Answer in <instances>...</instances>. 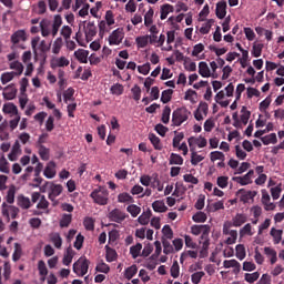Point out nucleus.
I'll use <instances>...</instances> for the list:
<instances>
[{"mask_svg": "<svg viewBox=\"0 0 284 284\" xmlns=\"http://www.w3.org/2000/svg\"><path fill=\"white\" fill-rule=\"evenodd\" d=\"M124 37L125 33H123V29H115L109 37V45H121Z\"/></svg>", "mask_w": 284, "mask_h": 284, "instance_id": "obj_7", "label": "nucleus"}, {"mask_svg": "<svg viewBox=\"0 0 284 284\" xmlns=\"http://www.w3.org/2000/svg\"><path fill=\"white\" fill-rule=\"evenodd\" d=\"M70 60L65 57L55 58L51 62V68H68Z\"/></svg>", "mask_w": 284, "mask_h": 284, "instance_id": "obj_18", "label": "nucleus"}, {"mask_svg": "<svg viewBox=\"0 0 284 284\" xmlns=\"http://www.w3.org/2000/svg\"><path fill=\"white\" fill-rule=\"evenodd\" d=\"M88 54L89 52L83 49L74 51V57L80 63H88Z\"/></svg>", "mask_w": 284, "mask_h": 284, "instance_id": "obj_23", "label": "nucleus"}, {"mask_svg": "<svg viewBox=\"0 0 284 284\" xmlns=\"http://www.w3.org/2000/svg\"><path fill=\"white\" fill-rule=\"evenodd\" d=\"M109 219L113 223H123V221L128 219V215L125 214V212L121 211V209H113L109 213Z\"/></svg>", "mask_w": 284, "mask_h": 284, "instance_id": "obj_8", "label": "nucleus"}, {"mask_svg": "<svg viewBox=\"0 0 284 284\" xmlns=\"http://www.w3.org/2000/svg\"><path fill=\"white\" fill-rule=\"evenodd\" d=\"M170 114H172V109L168 105L164 106L163 112H162L161 121L165 125H168V123H170Z\"/></svg>", "mask_w": 284, "mask_h": 284, "instance_id": "obj_52", "label": "nucleus"}, {"mask_svg": "<svg viewBox=\"0 0 284 284\" xmlns=\"http://www.w3.org/2000/svg\"><path fill=\"white\" fill-rule=\"evenodd\" d=\"M14 73L11 71V72H4L1 74V78H0V81L2 83V85H6L7 83H10V81H12V79H14Z\"/></svg>", "mask_w": 284, "mask_h": 284, "instance_id": "obj_56", "label": "nucleus"}, {"mask_svg": "<svg viewBox=\"0 0 284 284\" xmlns=\"http://www.w3.org/2000/svg\"><path fill=\"white\" fill-rule=\"evenodd\" d=\"M51 242L53 243L54 247H57V250H61V246L63 245V240L61 239V235L59 233H53L51 235Z\"/></svg>", "mask_w": 284, "mask_h": 284, "instance_id": "obj_50", "label": "nucleus"}, {"mask_svg": "<svg viewBox=\"0 0 284 284\" xmlns=\"http://www.w3.org/2000/svg\"><path fill=\"white\" fill-rule=\"evenodd\" d=\"M258 278H261V273H258V272L244 274V281H246V283H250V284L256 283V281H258Z\"/></svg>", "mask_w": 284, "mask_h": 284, "instance_id": "obj_40", "label": "nucleus"}, {"mask_svg": "<svg viewBox=\"0 0 284 284\" xmlns=\"http://www.w3.org/2000/svg\"><path fill=\"white\" fill-rule=\"evenodd\" d=\"M74 250H72V247H68L62 260L63 265L69 266L70 263H72V258H74Z\"/></svg>", "mask_w": 284, "mask_h": 284, "instance_id": "obj_29", "label": "nucleus"}, {"mask_svg": "<svg viewBox=\"0 0 284 284\" xmlns=\"http://www.w3.org/2000/svg\"><path fill=\"white\" fill-rule=\"evenodd\" d=\"M10 139V132H8V122L0 124V141H8Z\"/></svg>", "mask_w": 284, "mask_h": 284, "instance_id": "obj_31", "label": "nucleus"}, {"mask_svg": "<svg viewBox=\"0 0 284 284\" xmlns=\"http://www.w3.org/2000/svg\"><path fill=\"white\" fill-rule=\"evenodd\" d=\"M14 97H17V87H14V84H9L4 88L3 98L7 99V101H12Z\"/></svg>", "mask_w": 284, "mask_h": 284, "instance_id": "obj_17", "label": "nucleus"}, {"mask_svg": "<svg viewBox=\"0 0 284 284\" xmlns=\"http://www.w3.org/2000/svg\"><path fill=\"white\" fill-rule=\"evenodd\" d=\"M154 9L150 8L149 12L145 13L144 16V26L146 28H150V26H152V23H154Z\"/></svg>", "mask_w": 284, "mask_h": 284, "instance_id": "obj_45", "label": "nucleus"}, {"mask_svg": "<svg viewBox=\"0 0 284 284\" xmlns=\"http://www.w3.org/2000/svg\"><path fill=\"white\" fill-rule=\"evenodd\" d=\"M203 276H205V272H203V271L195 272L191 275V281L193 284H199V283H201Z\"/></svg>", "mask_w": 284, "mask_h": 284, "instance_id": "obj_63", "label": "nucleus"}, {"mask_svg": "<svg viewBox=\"0 0 284 284\" xmlns=\"http://www.w3.org/2000/svg\"><path fill=\"white\" fill-rule=\"evenodd\" d=\"M240 196V201L242 203H250V201H254V197L256 196V191H245V189H240L236 192Z\"/></svg>", "mask_w": 284, "mask_h": 284, "instance_id": "obj_9", "label": "nucleus"}, {"mask_svg": "<svg viewBox=\"0 0 284 284\" xmlns=\"http://www.w3.org/2000/svg\"><path fill=\"white\" fill-rule=\"evenodd\" d=\"M38 272L40 276H48V266H45V262L43 260L38 262Z\"/></svg>", "mask_w": 284, "mask_h": 284, "instance_id": "obj_61", "label": "nucleus"}, {"mask_svg": "<svg viewBox=\"0 0 284 284\" xmlns=\"http://www.w3.org/2000/svg\"><path fill=\"white\" fill-rule=\"evenodd\" d=\"M162 245H163V253L164 254H174V246H172L170 241L163 240Z\"/></svg>", "mask_w": 284, "mask_h": 284, "instance_id": "obj_62", "label": "nucleus"}, {"mask_svg": "<svg viewBox=\"0 0 284 284\" xmlns=\"http://www.w3.org/2000/svg\"><path fill=\"white\" fill-rule=\"evenodd\" d=\"M17 194V187L14 185H11L7 192V203L12 205L14 203V195Z\"/></svg>", "mask_w": 284, "mask_h": 284, "instance_id": "obj_49", "label": "nucleus"}, {"mask_svg": "<svg viewBox=\"0 0 284 284\" xmlns=\"http://www.w3.org/2000/svg\"><path fill=\"white\" fill-rule=\"evenodd\" d=\"M9 68H10V70H14L11 72L16 77H21V74H23L24 67H23V63H21L19 60L10 62Z\"/></svg>", "mask_w": 284, "mask_h": 284, "instance_id": "obj_15", "label": "nucleus"}, {"mask_svg": "<svg viewBox=\"0 0 284 284\" xmlns=\"http://www.w3.org/2000/svg\"><path fill=\"white\" fill-rule=\"evenodd\" d=\"M135 43L139 49L148 48V43H150V38L146 36H141L135 38Z\"/></svg>", "mask_w": 284, "mask_h": 284, "instance_id": "obj_42", "label": "nucleus"}, {"mask_svg": "<svg viewBox=\"0 0 284 284\" xmlns=\"http://www.w3.org/2000/svg\"><path fill=\"white\" fill-rule=\"evenodd\" d=\"M152 209L154 210V212H159V213H163L168 210V207L165 206V202L161 200L154 201L152 203Z\"/></svg>", "mask_w": 284, "mask_h": 284, "instance_id": "obj_37", "label": "nucleus"}, {"mask_svg": "<svg viewBox=\"0 0 284 284\" xmlns=\"http://www.w3.org/2000/svg\"><path fill=\"white\" fill-rule=\"evenodd\" d=\"M215 14L217 19H225L227 14V2L220 1L216 3Z\"/></svg>", "mask_w": 284, "mask_h": 284, "instance_id": "obj_11", "label": "nucleus"}, {"mask_svg": "<svg viewBox=\"0 0 284 284\" xmlns=\"http://www.w3.org/2000/svg\"><path fill=\"white\" fill-rule=\"evenodd\" d=\"M2 216H4V219L9 223L10 216H11V219H17V216H19V207L8 205L6 202H3L2 203Z\"/></svg>", "mask_w": 284, "mask_h": 284, "instance_id": "obj_6", "label": "nucleus"}, {"mask_svg": "<svg viewBox=\"0 0 284 284\" xmlns=\"http://www.w3.org/2000/svg\"><path fill=\"white\" fill-rule=\"evenodd\" d=\"M160 12H161L160 19L162 21H165V19H168V14H170V12H174V7L172 4H168V3L163 4L161 7Z\"/></svg>", "mask_w": 284, "mask_h": 284, "instance_id": "obj_24", "label": "nucleus"}, {"mask_svg": "<svg viewBox=\"0 0 284 284\" xmlns=\"http://www.w3.org/2000/svg\"><path fill=\"white\" fill-rule=\"evenodd\" d=\"M136 272H139V267H136V265L133 264L125 270L124 276L125 278H128V281H132V278L136 276Z\"/></svg>", "mask_w": 284, "mask_h": 284, "instance_id": "obj_36", "label": "nucleus"}, {"mask_svg": "<svg viewBox=\"0 0 284 284\" xmlns=\"http://www.w3.org/2000/svg\"><path fill=\"white\" fill-rule=\"evenodd\" d=\"M253 176L254 170H250L244 176H234L232 180L240 185H250Z\"/></svg>", "mask_w": 284, "mask_h": 284, "instance_id": "obj_10", "label": "nucleus"}, {"mask_svg": "<svg viewBox=\"0 0 284 284\" xmlns=\"http://www.w3.org/2000/svg\"><path fill=\"white\" fill-rule=\"evenodd\" d=\"M187 142L191 149L193 145H197V148H205L207 145V140L201 135L199 138L191 136Z\"/></svg>", "mask_w": 284, "mask_h": 284, "instance_id": "obj_13", "label": "nucleus"}, {"mask_svg": "<svg viewBox=\"0 0 284 284\" xmlns=\"http://www.w3.org/2000/svg\"><path fill=\"white\" fill-rule=\"evenodd\" d=\"M271 236L274 239V244L278 245L283 240V230H276L275 227L271 229Z\"/></svg>", "mask_w": 284, "mask_h": 284, "instance_id": "obj_33", "label": "nucleus"}, {"mask_svg": "<svg viewBox=\"0 0 284 284\" xmlns=\"http://www.w3.org/2000/svg\"><path fill=\"white\" fill-rule=\"evenodd\" d=\"M18 205L22 210H30L32 203L30 202V197H27L24 195H19L18 196Z\"/></svg>", "mask_w": 284, "mask_h": 284, "instance_id": "obj_22", "label": "nucleus"}, {"mask_svg": "<svg viewBox=\"0 0 284 284\" xmlns=\"http://www.w3.org/2000/svg\"><path fill=\"white\" fill-rule=\"evenodd\" d=\"M172 94H174V90L172 89L164 90L161 95L162 103H170V101H172Z\"/></svg>", "mask_w": 284, "mask_h": 284, "instance_id": "obj_53", "label": "nucleus"}, {"mask_svg": "<svg viewBox=\"0 0 284 284\" xmlns=\"http://www.w3.org/2000/svg\"><path fill=\"white\" fill-rule=\"evenodd\" d=\"M191 112L187 110V108L182 106L178 108L172 113V123L175 125V128H180V125H183L187 119H190Z\"/></svg>", "mask_w": 284, "mask_h": 284, "instance_id": "obj_3", "label": "nucleus"}, {"mask_svg": "<svg viewBox=\"0 0 284 284\" xmlns=\"http://www.w3.org/2000/svg\"><path fill=\"white\" fill-rule=\"evenodd\" d=\"M240 236H254L252 224L247 223L240 230Z\"/></svg>", "mask_w": 284, "mask_h": 284, "instance_id": "obj_58", "label": "nucleus"}, {"mask_svg": "<svg viewBox=\"0 0 284 284\" xmlns=\"http://www.w3.org/2000/svg\"><path fill=\"white\" fill-rule=\"evenodd\" d=\"M90 196L92 197L93 203L97 205H108L110 202V192L105 186H99L98 189H94Z\"/></svg>", "mask_w": 284, "mask_h": 284, "instance_id": "obj_2", "label": "nucleus"}, {"mask_svg": "<svg viewBox=\"0 0 284 284\" xmlns=\"http://www.w3.org/2000/svg\"><path fill=\"white\" fill-rule=\"evenodd\" d=\"M190 150H191V163L193 165H199V163H201V161H203L205 156L199 155V153H196L194 148H191Z\"/></svg>", "mask_w": 284, "mask_h": 284, "instance_id": "obj_38", "label": "nucleus"}, {"mask_svg": "<svg viewBox=\"0 0 284 284\" xmlns=\"http://www.w3.org/2000/svg\"><path fill=\"white\" fill-rule=\"evenodd\" d=\"M169 163L170 165H183V156L176 153H171Z\"/></svg>", "mask_w": 284, "mask_h": 284, "instance_id": "obj_43", "label": "nucleus"}, {"mask_svg": "<svg viewBox=\"0 0 284 284\" xmlns=\"http://www.w3.org/2000/svg\"><path fill=\"white\" fill-rule=\"evenodd\" d=\"M28 36L26 33V30H18L11 36V42L17 45L20 41H27Z\"/></svg>", "mask_w": 284, "mask_h": 284, "instance_id": "obj_16", "label": "nucleus"}, {"mask_svg": "<svg viewBox=\"0 0 284 284\" xmlns=\"http://www.w3.org/2000/svg\"><path fill=\"white\" fill-rule=\"evenodd\" d=\"M12 119L9 121L8 125L11 132H14L19 128V122L21 121V115H12Z\"/></svg>", "mask_w": 284, "mask_h": 284, "instance_id": "obj_48", "label": "nucleus"}, {"mask_svg": "<svg viewBox=\"0 0 284 284\" xmlns=\"http://www.w3.org/2000/svg\"><path fill=\"white\" fill-rule=\"evenodd\" d=\"M23 256V248L21 247V244L14 243V252L12 254V261L17 263Z\"/></svg>", "mask_w": 284, "mask_h": 284, "instance_id": "obj_35", "label": "nucleus"}, {"mask_svg": "<svg viewBox=\"0 0 284 284\" xmlns=\"http://www.w3.org/2000/svg\"><path fill=\"white\" fill-rule=\"evenodd\" d=\"M40 30H41V34L42 37H50V20L48 19H43L40 22Z\"/></svg>", "mask_w": 284, "mask_h": 284, "instance_id": "obj_27", "label": "nucleus"}, {"mask_svg": "<svg viewBox=\"0 0 284 284\" xmlns=\"http://www.w3.org/2000/svg\"><path fill=\"white\" fill-rule=\"evenodd\" d=\"M84 34L88 41H92L97 37V26L94 22H88L87 27H84Z\"/></svg>", "mask_w": 284, "mask_h": 284, "instance_id": "obj_14", "label": "nucleus"}, {"mask_svg": "<svg viewBox=\"0 0 284 284\" xmlns=\"http://www.w3.org/2000/svg\"><path fill=\"white\" fill-rule=\"evenodd\" d=\"M141 250H143V244L136 243V245L130 247V254L133 258H139L141 256Z\"/></svg>", "mask_w": 284, "mask_h": 284, "instance_id": "obj_47", "label": "nucleus"}, {"mask_svg": "<svg viewBox=\"0 0 284 284\" xmlns=\"http://www.w3.org/2000/svg\"><path fill=\"white\" fill-rule=\"evenodd\" d=\"M263 43H254L253 44V49H252V55L255 57V59H258V57H261V54H263Z\"/></svg>", "mask_w": 284, "mask_h": 284, "instance_id": "obj_55", "label": "nucleus"}, {"mask_svg": "<svg viewBox=\"0 0 284 284\" xmlns=\"http://www.w3.org/2000/svg\"><path fill=\"white\" fill-rule=\"evenodd\" d=\"M40 192H42L43 194H45V192H49V201H55L57 196H61V194L63 193V185L47 181L40 186Z\"/></svg>", "mask_w": 284, "mask_h": 284, "instance_id": "obj_1", "label": "nucleus"}, {"mask_svg": "<svg viewBox=\"0 0 284 284\" xmlns=\"http://www.w3.org/2000/svg\"><path fill=\"white\" fill-rule=\"evenodd\" d=\"M39 155L42 161H50V149L45 148V145L38 146Z\"/></svg>", "mask_w": 284, "mask_h": 284, "instance_id": "obj_46", "label": "nucleus"}, {"mask_svg": "<svg viewBox=\"0 0 284 284\" xmlns=\"http://www.w3.org/2000/svg\"><path fill=\"white\" fill-rule=\"evenodd\" d=\"M70 223H72V214H63L60 220V227H70Z\"/></svg>", "mask_w": 284, "mask_h": 284, "instance_id": "obj_59", "label": "nucleus"}, {"mask_svg": "<svg viewBox=\"0 0 284 284\" xmlns=\"http://www.w3.org/2000/svg\"><path fill=\"white\" fill-rule=\"evenodd\" d=\"M123 84L121 83H115L110 88L111 94H115V97H121L123 94Z\"/></svg>", "mask_w": 284, "mask_h": 284, "instance_id": "obj_54", "label": "nucleus"}, {"mask_svg": "<svg viewBox=\"0 0 284 284\" xmlns=\"http://www.w3.org/2000/svg\"><path fill=\"white\" fill-rule=\"evenodd\" d=\"M0 172L8 174L10 172V162L6 159V155L0 158Z\"/></svg>", "mask_w": 284, "mask_h": 284, "instance_id": "obj_39", "label": "nucleus"}, {"mask_svg": "<svg viewBox=\"0 0 284 284\" xmlns=\"http://www.w3.org/2000/svg\"><path fill=\"white\" fill-rule=\"evenodd\" d=\"M194 223H205L207 221V215L204 212H197L193 215Z\"/></svg>", "mask_w": 284, "mask_h": 284, "instance_id": "obj_60", "label": "nucleus"}, {"mask_svg": "<svg viewBox=\"0 0 284 284\" xmlns=\"http://www.w3.org/2000/svg\"><path fill=\"white\" fill-rule=\"evenodd\" d=\"M241 122L243 125H247V122L250 121V116H252V112L247 111V108L243 106L241 110Z\"/></svg>", "mask_w": 284, "mask_h": 284, "instance_id": "obj_57", "label": "nucleus"}, {"mask_svg": "<svg viewBox=\"0 0 284 284\" xmlns=\"http://www.w3.org/2000/svg\"><path fill=\"white\" fill-rule=\"evenodd\" d=\"M118 203H134V197L130 193L123 192L118 195Z\"/></svg>", "mask_w": 284, "mask_h": 284, "instance_id": "obj_41", "label": "nucleus"}, {"mask_svg": "<svg viewBox=\"0 0 284 284\" xmlns=\"http://www.w3.org/2000/svg\"><path fill=\"white\" fill-rule=\"evenodd\" d=\"M105 258L108 263H113V261L116 260V257L119 256V254H116V250L110 247V246H105Z\"/></svg>", "mask_w": 284, "mask_h": 284, "instance_id": "obj_25", "label": "nucleus"}, {"mask_svg": "<svg viewBox=\"0 0 284 284\" xmlns=\"http://www.w3.org/2000/svg\"><path fill=\"white\" fill-rule=\"evenodd\" d=\"M235 256L236 258H239V261H243V258H245V256L247 255L245 253V245L243 244H237L236 247H235Z\"/></svg>", "mask_w": 284, "mask_h": 284, "instance_id": "obj_51", "label": "nucleus"}, {"mask_svg": "<svg viewBox=\"0 0 284 284\" xmlns=\"http://www.w3.org/2000/svg\"><path fill=\"white\" fill-rule=\"evenodd\" d=\"M211 227L207 224L204 225H193L191 226V234H194V236H199V234L201 235V241H207L210 240V232H211Z\"/></svg>", "mask_w": 284, "mask_h": 284, "instance_id": "obj_5", "label": "nucleus"}, {"mask_svg": "<svg viewBox=\"0 0 284 284\" xmlns=\"http://www.w3.org/2000/svg\"><path fill=\"white\" fill-rule=\"evenodd\" d=\"M261 141H262L263 145H270V144L275 145V143H278L276 133H271L268 135H265V136L261 138Z\"/></svg>", "mask_w": 284, "mask_h": 284, "instance_id": "obj_26", "label": "nucleus"}, {"mask_svg": "<svg viewBox=\"0 0 284 284\" xmlns=\"http://www.w3.org/2000/svg\"><path fill=\"white\" fill-rule=\"evenodd\" d=\"M199 74L202 75L204 79H210V77H212V72L210 71L207 62L199 63Z\"/></svg>", "mask_w": 284, "mask_h": 284, "instance_id": "obj_19", "label": "nucleus"}, {"mask_svg": "<svg viewBox=\"0 0 284 284\" xmlns=\"http://www.w3.org/2000/svg\"><path fill=\"white\" fill-rule=\"evenodd\" d=\"M83 225L88 232H93L94 230V219L92 217H85L83 221Z\"/></svg>", "mask_w": 284, "mask_h": 284, "instance_id": "obj_64", "label": "nucleus"}, {"mask_svg": "<svg viewBox=\"0 0 284 284\" xmlns=\"http://www.w3.org/2000/svg\"><path fill=\"white\" fill-rule=\"evenodd\" d=\"M223 265L226 270H230V267H234V272H241V263L236 260H225L223 262Z\"/></svg>", "mask_w": 284, "mask_h": 284, "instance_id": "obj_28", "label": "nucleus"}, {"mask_svg": "<svg viewBox=\"0 0 284 284\" xmlns=\"http://www.w3.org/2000/svg\"><path fill=\"white\" fill-rule=\"evenodd\" d=\"M200 243L202 244V248L200 251V258H205L207 257L209 250H210V239L200 241Z\"/></svg>", "mask_w": 284, "mask_h": 284, "instance_id": "obj_34", "label": "nucleus"}, {"mask_svg": "<svg viewBox=\"0 0 284 284\" xmlns=\"http://www.w3.org/2000/svg\"><path fill=\"white\" fill-rule=\"evenodd\" d=\"M264 254L268 258H271V265H274L276 263V261H278L276 250H274V248H272L270 246H265L264 247Z\"/></svg>", "mask_w": 284, "mask_h": 284, "instance_id": "obj_20", "label": "nucleus"}, {"mask_svg": "<svg viewBox=\"0 0 284 284\" xmlns=\"http://www.w3.org/2000/svg\"><path fill=\"white\" fill-rule=\"evenodd\" d=\"M246 222H247V216L245 214L237 213L233 217V225H234V227H241V225H243Z\"/></svg>", "mask_w": 284, "mask_h": 284, "instance_id": "obj_32", "label": "nucleus"}, {"mask_svg": "<svg viewBox=\"0 0 284 284\" xmlns=\"http://www.w3.org/2000/svg\"><path fill=\"white\" fill-rule=\"evenodd\" d=\"M149 140L152 143L154 150H163V144L161 143V139L156 136V134H149Z\"/></svg>", "mask_w": 284, "mask_h": 284, "instance_id": "obj_30", "label": "nucleus"}, {"mask_svg": "<svg viewBox=\"0 0 284 284\" xmlns=\"http://www.w3.org/2000/svg\"><path fill=\"white\" fill-rule=\"evenodd\" d=\"M88 270H90V260H87L85 257H80L73 264V272L78 276H85V274H88Z\"/></svg>", "mask_w": 284, "mask_h": 284, "instance_id": "obj_4", "label": "nucleus"}, {"mask_svg": "<svg viewBox=\"0 0 284 284\" xmlns=\"http://www.w3.org/2000/svg\"><path fill=\"white\" fill-rule=\"evenodd\" d=\"M45 179H54L57 176V164L54 162H49L43 171Z\"/></svg>", "mask_w": 284, "mask_h": 284, "instance_id": "obj_12", "label": "nucleus"}, {"mask_svg": "<svg viewBox=\"0 0 284 284\" xmlns=\"http://www.w3.org/2000/svg\"><path fill=\"white\" fill-rule=\"evenodd\" d=\"M126 212H129L133 219H136V216L141 214V206H138L136 204H130L126 207Z\"/></svg>", "mask_w": 284, "mask_h": 284, "instance_id": "obj_44", "label": "nucleus"}, {"mask_svg": "<svg viewBox=\"0 0 284 284\" xmlns=\"http://www.w3.org/2000/svg\"><path fill=\"white\" fill-rule=\"evenodd\" d=\"M3 112L4 114H11V116H17L19 115V109L14 103H7L3 105Z\"/></svg>", "mask_w": 284, "mask_h": 284, "instance_id": "obj_21", "label": "nucleus"}]
</instances>
